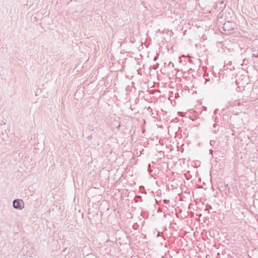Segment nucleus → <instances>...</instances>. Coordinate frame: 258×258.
<instances>
[{
    "instance_id": "obj_11",
    "label": "nucleus",
    "mask_w": 258,
    "mask_h": 258,
    "mask_svg": "<svg viewBox=\"0 0 258 258\" xmlns=\"http://www.w3.org/2000/svg\"><path fill=\"white\" fill-rule=\"evenodd\" d=\"M253 56H254V57H258V55H256V54H253Z\"/></svg>"
},
{
    "instance_id": "obj_5",
    "label": "nucleus",
    "mask_w": 258,
    "mask_h": 258,
    "mask_svg": "<svg viewBox=\"0 0 258 258\" xmlns=\"http://www.w3.org/2000/svg\"><path fill=\"white\" fill-rule=\"evenodd\" d=\"M215 141H213V140H211L210 141V145L212 146H214V145H215Z\"/></svg>"
},
{
    "instance_id": "obj_9",
    "label": "nucleus",
    "mask_w": 258,
    "mask_h": 258,
    "mask_svg": "<svg viewBox=\"0 0 258 258\" xmlns=\"http://www.w3.org/2000/svg\"><path fill=\"white\" fill-rule=\"evenodd\" d=\"M217 124L216 123H214V124H213V127H214V128H215V127L217 126Z\"/></svg>"
},
{
    "instance_id": "obj_13",
    "label": "nucleus",
    "mask_w": 258,
    "mask_h": 258,
    "mask_svg": "<svg viewBox=\"0 0 258 258\" xmlns=\"http://www.w3.org/2000/svg\"><path fill=\"white\" fill-rule=\"evenodd\" d=\"M110 241V240H109V239H108V240L106 241V242H108V241Z\"/></svg>"
},
{
    "instance_id": "obj_4",
    "label": "nucleus",
    "mask_w": 258,
    "mask_h": 258,
    "mask_svg": "<svg viewBox=\"0 0 258 258\" xmlns=\"http://www.w3.org/2000/svg\"><path fill=\"white\" fill-rule=\"evenodd\" d=\"M169 202H170L169 200H165L163 201L164 204H165L166 205H169Z\"/></svg>"
},
{
    "instance_id": "obj_6",
    "label": "nucleus",
    "mask_w": 258,
    "mask_h": 258,
    "mask_svg": "<svg viewBox=\"0 0 258 258\" xmlns=\"http://www.w3.org/2000/svg\"><path fill=\"white\" fill-rule=\"evenodd\" d=\"M172 66V67H174V64L172 62H169V64H168V67H170V66Z\"/></svg>"
},
{
    "instance_id": "obj_7",
    "label": "nucleus",
    "mask_w": 258,
    "mask_h": 258,
    "mask_svg": "<svg viewBox=\"0 0 258 258\" xmlns=\"http://www.w3.org/2000/svg\"><path fill=\"white\" fill-rule=\"evenodd\" d=\"M87 138L89 140H90L92 139V136H91V135H90V136H88V137H87Z\"/></svg>"
},
{
    "instance_id": "obj_3",
    "label": "nucleus",
    "mask_w": 258,
    "mask_h": 258,
    "mask_svg": "<svg viewBox=\"0 0 258 258\" xmlns=\"http://www.w3.org/2000/svg\"><path fill=\"white\" fill-rule=\"evenodd\" d=\"M22 252L23 253V254H25L26 255L29 256H32V254H34L33 249L32 247H30L29 248V246L27 247L26 246H24L22 249Z\"/></svg>"
},
{
    "instance_id": "obj_10",
    "label": "nucleus",
    "mask_w": 258,
    "mask_h": 258,
    "mask_svg": "<svg viewBox=\"0 0 258 258\" xmlns=\"http://www.w3.org/2000/svg\"><path fill=\"white\" fill-rule=\"evenodd\" d=\"M205 80H206V82H205V83H206V84L207 83V82L208 81H210V80H209V79H205Z\"/></svg>"
},
{
    "instance_id": "obj_2",
    "label": "nucleus",
    "mask_w": 258,
    "mask_h": 258,
    "mask_svg": "<svg viewBox=\"0 0 258 258\" xmlns=\"http://www.w3.org/2000/svg\"><path fill=\"white\" fill-rule=\"evenodd\" d=\"M14 208L18 210H22L24 207V203L21 199H16L13 202Z\"/></svg>"
},
{
    "instance_id": "obj_8",
    "label": "nucleus",
    "mask_w": 258,
    "mask_h": 258,
    "mask_svg": "<svg viewBox=\"0 0 258 258\" xmlns=\"http://www.w3.org/2000/svg\"><path fill=\"white\" fill-rule=\"evenodd\" d=\"M120 127V122H119V123H118V125H117V126H116V128L118 129V128H119V127Z\"/></svg>"
},
{
    "instance_id": "obj_1",
    "label": "nucleus",
    "mask_w": 258,
    "mask_h": 258,
    "mask_svg": "<svg viewBox=\"0 0 258 258\" xmlns=\"http://www.w3.org/2000/svg\"><path fill=\"white\" fill-rule=\"evenodd\" d=\"M235 25L234 22L227 21L223 24V29L225 31H231L234 30Z\"/></svg>"
},
{
    "instance_id": "obj_12",
    "label": "nucleus",
    "mask_w": 258,
    "mask_h": 258,
    "mask_svg": "<svg viewBox=\"0 0 258 258\" xmlns=\"http://www.w3.org/2000/svg\"><path fill=\"white\" fill-rule=\"evenodd\" d=\"M213 132H214V133L216 134V133H217V131H216V130H214V131H213Z\"/></svg>"
}]
</instances>
